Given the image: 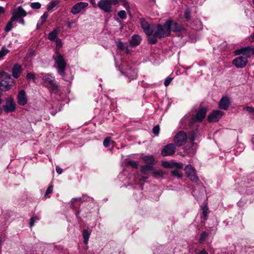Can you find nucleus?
Wrapping results in <instances>:
<instances>
[{"label": "nucleus", "mask_w": 254, "mask_h": 254, "mask_svg": "<svg viewBox=\"0 0 254 254\" xmlns=\"http://www.w3.org/2000/svg\"><path fill=\"white\" fill-rule=\"evenodd\" d=\"M33 9H39L41 7V4L38 2H32L30 5Z\"/></svg>", "instance_id": "a18cd8bd"}, {"label": "nucleus", "mask_w": 254, "mask_h": 254, "mask_svg": "<svg viewBox=\"0 0 254 254\" xmlns=\"http://www.w3.org/2000/svg\"><path fill=\"white\" fill-rule=\"evenodd\" d=\"M35 217H31L30 219V222H29L30 227H33L35 224Z\"/></svg>", "instance_id": "4d7b16f0"}, {"label": "nucleus", "mask_w": 254, "mask_h": 254, "mask_svg": "<svg viewBox=\"0 0 254 254\" xmlns=\"http://www.w3.org/2000/svg\"><path fill=\"white\" fill-rule=\"evenodd\" d=\"M0 89L5 91L9 90L13 84V79L11 75L8 73L2 71L0 73Z\"/></svg>", "instance_id": "f03ea898"}, {"label": "nucleus", "mask_w": 254, "mask_h": 254, "mask_svg": "<svg viewBox=\"0 0 254 254\" xmlns=\"http://www.w3.org/2000/svg\"><path fill=\"white\" fill-rule=\"evenodd\" d=\"M188 136L186 132L184 131L178 132L174 136V141L178 147L182 146L187 140Z\"/></svg>", "instance_id": "423d86ee"}, {"label": "nucleus", "mask_w": 254, "mask_h": 254, "mask_svg": "<svg viewBox=\"0 0 254 254\" xmlns=\"http://www.w3.org/2000/svg\"><path fill=\"white\" fill-rule=\"evenodd\" d=\"M53 186H52V185L50 186L46 190V193L45 194V196H46L48 194L52 193L53 192Z\"/></svg>", "instance_id": "603ef678"}, {"label": "nucleus", "mask_w": 254, "mask_h": 254, "mask_svg": "<svg viewBox=\"0 0 254 254\" xmlns=\"http://www.w3.org/2000/svg\"><path fill=\"white\" fill-rule=\"evenodd\" d=\"M141 40L140 36L138 35H134L131 37L130 40V45L132 47H136L140 44Z\"/></svg>", "instance_id": "aec40b11"}, {"label": "nucleus", "mask_w": 254, "mask_h": 254, "mask_svg": "<svg viewBox=\"0 0 254 254\" xmlns=\"http://www.w3.org/2000/svg\"><path fill=\"white\" fill-rule=\"evenodd\" d=\"M118 15L121 19H125L127 18L126 12L124 10L119 11Z\"/></svg>", "instance_id": "ea45409f"}, {"label": "nucleus", "mask_w": 254, "mask_h": 254, "mask_svg": "<svg viewBox=\"0 0 254 254\" xmlns=\"http://www.w3.org/2000/svg\"><path fill=\"white\" fill-rule=\"evenodd\" d=\"M184 16L187 21H189L190 19V9L187 8L184 13Z\"/></svg>", "instance_id": "a19ab883"}, {"label": "nucleus", "mask_w": 254, "mask_h": 254, "mask_svg": "<svg viewBox=\"0 0 254 254\" xmlns=\"http://www.w3.org/2000/svg\"><path fill=\"white\" fill-rule=\"evenodd\" d=\"M230 105V100L228 97H222L219 102V107L224 110H227Z\"/></svg>", "instance_id": "2eb2a0df"}, {"label": "nucleus", "mask_w": 254, "mask_h": 254, "mask_svg": "<svg viewBox=\"0 0 254 254\" xmlns=\"http://www.w3.org/2000/svg\"><path fill=\"white\" fill-rule=\"evenodd\" d=\"M120 1L122 4L124 6V7L127 9L129 8V5L127 1L126 0H119V1Z\"/></svg>", "instance_id": "8fccbe9b"}, {"label": "nucleus", "mask_w": 254, "mask_h": 254, "mask_svg": "<svg viewBox=\"0 0 254 254\" xmlns=\"http://www.w3.org/2000/svg\"><path fill=\"white\" fill-rule=\"evenodd\" d=\"M164 173L161 170H155L152 173V176L155 179L163 178Z\"/></svg>", "instance_id": "a878e982"}, {"label": "nucleus", "mask_w": 254, "mask_h": 254, "mask_svg": "<svg viewBox=\"0 0 254 254\" xmlns=\"http://www.w3.org/2000/svg\"><path fill=\"white\" fill-rule=\"evenodd\" d=\"M153 168V167L152 165H145L141 167L140 171L142 174H146L148 172L152 170Z\"/></svg>", "instance_id": "cd10ccee"}, {"label": "nucleus", "mask_w": 254, "mask_h": 254, "mask_svg": "<svg viewBox=\"0 0 254 254\" xmlns=\"http://www.w3.org/2000/svg\"><path fill=\"white\" fill-rule=\"evenodd\" d=\"M26 78L28 80H31V79L34 80L35 79V75H34V74H33L31 72H28L27 74Z\"/></svg>", "instance_id": "09e8293b"}, {"label": "nucleus", "mask_w": 254, "mask_h": 254, "mask_svg": "<svg viewBox=\"0 0 254 254\" xmlns=\"http://www.w3.org/2000/svg\"><path fill=\"white\" fill-rule=\"evenodd\" d=\"M185 152L187 154H190V153H192V154H193L194 153V151L193 150H190V146L188 147V146H186L185 148Z\"/></svg>", "instance_id": "13d9d810"}, {"label": "nucleus", "mask_w": 254, "mask_h": 254, "mask_svg": "<svg viewBox=\"0 0 254 254\" xmlns=\"http://www.w3.org/2000/svg\"><path fill=\"white\" fill-rule=\"evenodd\" d=\"M207 112L206 108L202 107L198 110L195 116L192 115L189 124L191 126L194 123L201 122L205 117Z\"/></svg>", "instance_id": "39448f33"}, {"label": "nucleus", "mask_w": 254, "mask_h": 254, "mask_svg": "<svg viewBox=\"0 0 254 254\" xmlns=\"http://www.w3.org/2000/svg\"><path fill=\"white\" fill-rule=\"evenodd\" d=\"M127 165L131 166L133 168H137L138 167V164L135 161H128L127 162Z\"/></svg>", "instance_id": "4c0bfd02"}, {"label": "nucleus", "mask_w": 254, "mask_h": 254, "mask_svg": "<svg viewBox=\"0 0 254 254\" xmlns=\"http://www.w3.org/2000/svg\"><path fill=\"white\" fill-rule=\"evenodd\" d=\"M56 63L57 64V67L58 68V73L62 76H64V71H65L66 63L62 56V55L58 54L57 56H54Z\"/></svg>", "instance_id": "20e7f679"}, {"label": "nucleus", "mask_w": 254, "mask_h": 254, "mask_svg": "<svg viewBox=\"0 0 254 254\" xmlns=\"http://www.w3.org/2000/svg\"><path fill=\"white\" fill-rule=\"evenodd\" d=\"M124 51H125V52L127 54H129L130 53V51H129V50L127 47V46L125 47V50H124Z\"/></svg>", "instance_id": "680f3d73"}, {"label": "nucleus", "mask_w": 254, "mask_h": 254, "mask_svg": "<svg viewBox=\"0 0 254 254\" xmlns=\"http://www.w3.org/2000/svg\"><path fill=\"white\" fill-rule=\"evenodd\" d=\"M88 3L84 2H79L75 4L72 7L70 12L73 14H77L79 13L82 9L87 7Z\"/></svg>", "instance_id": "9b49d317"}, {"label": "nucleus", "mask_w": 254, "mask_h": 254, "mask_svg": "<svg viewBox=\"0 0 254 254\" xmlns=\"http://www.w3.org/2000/svg\"><path fill=\"white\" fill-rule=\"evenodd\" d=\"M90 0V2L93 4H94L95 3V0Z\"/></svg>", "instance_id": "774afa93"}, {"label": "nucleus", "mask_w": 254, "mask_h": 254, "mask_svg": "<svg viewBox=\"0 0 254 254\" xmlns=\"http://www.w3.org/2000/svg\"><path fill=\"white\" fill-rule=\"evenodd\" d=\"M40 77H42L43 80V84L45 86H46V84H48L50 85L55 82V77L51 74L41 73V75Z\"/></svg>", "instance_id": "4468645a"}, {"label": "nucleus", "mask_w": 254, "mask_h": 254, "mask_svg": "<svg viewBox=\"0 0 254 254\" xmlns=\"http://www.w3.org/2000/svg\"><path fill=\"white\" fill-rule=\"evenodd\" d=\"M26 14L27 13L26 11L23 9L22 6H20L12 14V16H14L15 17V19L16 20L17 19L20 18L21 17L25 16Z\"/></svg>", "instance_id": "dca6fc26"}, {"label": "nucleus", "mask_w": 254, "mask_h": 254, "mask_svg": "<svg viewBox=\"0 0 254 254\" xmlns=\"http://www.w3.org/2000/svg\"><path fill=\"white\" fill-rule=\"evenodd\" d=\"M207 236H208V234L205 231L202 232L200 236V238H199V242L200 243L203 242L206 240V238H207Z\"/></svg>", "instance_id": "72a5a7b5"}, {"label": "nucleus", "mask_w": 254, "mask_h": 254, "mask_svg": "<svg viewBox=\"0 0 254 254\" xmlns=\"http://www.w3.org/2000/svg\"><path fill=\"white\" fill-rule=\"evenodd\" d=\"M208 213V208L206 206H204L202 208L201 217L203 218L204 220H206Z\"/></svg>", "instance_id": "f704fd0d"}, {"label": "nucleus", "mask_w": 254, "mask_h": 254, "mask_svg": "<svg viewBox=\"0 0 254 254\" xmlns=\"http://www.w3.org/2000/svg\"><path fill=\"white\" fill-rule=\"evenodd\" d=\"M162 165L166 168H172L173 167V163H171L168 161L162 162Z\"/></svg>", "instance_id": "58836bf2"}, {"label": "nucleus", "mask_w": 254, "mask_h": 254, "mask_svg": "<svg viewBox=\"0 0 254 254\" xmlns=\"http://www.w3.org/2000/svg\"><path fill=\"white\" fill-rule=\"evenodd\" d=\"M51 87V91L56 93L58 94L59 92V85L58 84L56 83L55 82L53 83L52 84L50 85Z\"/></svg>", "instance_id": "c85d7f7f"}, {"label": "nucleus", "mask_w": 254, "mask_h": 254, "mask_svg": "<svg viewBox=\"0 0 254 254\" xmlns=\"http://www.w3.org/2000/svg\"><path fill=\"white\" fill-rule=\"evenodd\" d=\"M55 41L56 43V47L57 48H60L61 47H62V42L60 39L58 38Z\"/></svg>", "instance_id": "6e6d98bb"}, {"label": "nucleus", "mask_w": 254, "mask_h": 254, "mask_svg": "<svg viewBox=\"0 0 254 254\" xmlns=\"http://www.w3.org/2000/svg\"><path fill=\"white\" fill-rule=\"evenodd\" d=\"M57 3L55 0H52L48 5L47 9L48 11L51 10L54 8L57 5Z\"/></svg>", "instance_id": "c9c22d12"}, {"label": "nucleus", "mask_w": 254, "mask_h": 254, "mask_svg": "<svg viewBox=\"0 0 254 254\" xmlns=\"http://www.w3.org/2000/svg\"><path fill=\"white\" fill-rule=\"evenodd\" d=\"M235 55L242 54L245 57L240 56L235 58L232 62L233 64L237 68H243L248 63V58H250L253 55H254V48L251 47H246L241 49L236 50L234 52Z\"/></svg>", "instance_id": "f257e3e1"}, {"label": "nucleus", "mask_w": 254, "mask_h": 254, "mask_svg": "<svg viewBox=\"0 0 254 254\" xmlns=\"http://www.w3.org/2000/svg\"><path fill=\"white\" fill-rule=\"evenodd\" d=\"M184 170L187 177L189 178L191 181L196 182L198 180L195 169L191 165H187L185 167Z\"/></svg>", "instance_id": "0eeeda50"}, {"label": "nucleus", "mask_w": 254, "mask_h": 254, "mask_svg": "<svg viewBox=\"0 0 254 254\" xmlns=\"http://www.w3.org/2000/svg\"><path fill=\"white\" fill-rule=\"evenodd\" d=\"M155 36H156L159 39L162 38L165 35L166 36V32L164 31V28L162 25L158 24L156 26V29L154 32Z\"/></svg>", "instance_id": "f3484780"}, {"label": "nucleus", "mask_w": 254, "mask_h": 254, "mask_svg": "<svg viewBox=\"0 0 254 254\" xmlns=\"http://www.w3.org/2000/svg\"><path fill=\"white\" fill-rule=\"evenodd\" d=\"M143 160L149 165L153 166L154 164V159L152 156H145L143 157Z\"/></svg>", "instance_id": "bb28decb"}, {"label": "nucleus", "mask_w": 254, "mask_h": 254, "mask_svg": "<svg viewBox=\"0 0 254 254\" xmlns=\"http://www.w3.org/2000/svg\"><path fill=\"white\" fill-rule=\"evenodd\" d=\"M16 103L11 97H8L5 104L3 106V110L6 113H12L15 111Z\"/></svg>", "instance_id": "6e6552de"}, {"label": "nucleus", "mask_w": 254, "mask_h": 254, "mask_svg": "<svg viewBox=\"0 0 254 254\" xmlns=\"http://www.w3.org/2000/svg\"><path fill=\"white\" fill-rule=\"evenodd\" d=\"M67 26H68V27L69 28H71V22H68L67 23Z\"/></svg>", "instance_id": "338daca9"}, {"label": "nucleus", "mask_w": 254, "mask_h": 254, "mask_svg": "<svg viewBox=\"0 0 254 254\" xmlns=\"http://www.w3.org/2000/svg\"><path fill=\"white\" fill-rule=\"evenodd\" d=\"M224 112L222 111L216 110H213L207 117L209 122L214 123L218 122L223 116Z\"/></svg>", "instance_id": "1a4fd4ad"}, {"label": "nucleus", "mask_w": 254, "mask_h": 254, "mask_svg": "<svg viewBox=\"0 0 254 254\" xmlns=\"http://www.w3.org/2000/svg\"><path fill=\"white\" fill-rule=\"evenodd\" d=\"M15 17L14 16H11L9 21L7 23L5 28V31L6 32H9L13 28V22L15 21Z\"/></svg>", "instance_id": "b1692460"}, {"label": "nucleus", "mask_w": 254, "mask_h": 254, "mask_svg": "<svg viewBox=\"0 0 254 254\" xmlns=\"http://www.w3.org/2000/svg\"><path fill=\"white\" fill-rule=\"evenodd\" d=\"M172 29L173 32H180L183 31L184 28L180 22H172Z\"/></svg>", "instance_id": "5701e85b"}, {"label": "nucleus", "mask_w": 254, "mask_h": 254, "mask_svg": "<svg viewBox=\"0 0 254 254\" xmlns=\"http://www.w3.org/2000/svg\"><path fill=\"white\" fill-rule=\"evenodd\" d=\"M17 103L21 106H24L27 103V98L26 92L24 90H20L17 96Z\"/></svg>", "instance_id": "ddd939ff"}, {"label": "nucleus", "mask_w": 254, "mask_h": 254, "mask_svg": "<svg viewBox=\"0 0 254 254\" xmlns=\"http://www.w3.org/2000/svg\"><path fill=\"white\" fill-rule=\"evenodd\" d=\"M127 46L123 42L120 41L117 43V47L121 50H125V47Z\"/></svg>", "instance_id": "49530a36"}, {"label": "nucleus", "mask_w": 254, "mask_h": 254, "mask_svg": "<svg viewBox=\"0 0 254 254\" xmlns=\"http://www.w3.org/2000/svg\"><path fill=\"white\" fill-rule=\"evenodd\" d=\"M176 149V145L174 143H169L165 145L161 150V155L163 156H172Z\"/></svg>", "instance_id": "9d476101"}, {"label": "nucleus", "mask_w": 254, "mask_h": 254, "mask_svg": "<svg viewBox=\"0 0 254 254\" xmlns=\"http://www.w3.org/2000/svg\"><path fill=\"white\" fill-rule=\"evenodd\" d=\"M170 173L173 176L176 177L177 178H181L183 176V174L180 173V171L177 169L171 171Z\"/></svg>", "instance_id": "7c9ffc66"}, {"label": "nucleus", "mask_w": 254, "mask_h": 254, "mask_svg": "<svg viewBox=\"0 0 254 254\" xmlns=\"http://www.w3.org/2000/svg\"><path fill=\"white\" fill-rule=\"evenodd\" d=\"M60 31V29L59 28L54 29L52 32L49 33L48 35V39L51 41H55L57 39H58L57 35Z\"/></svg>", "instance_id": "4be33fe9"}, {"label": "nucleus", "mask_w": 254, "mask_h": 254, "mask_svg": "<svg viewBox=\"0 0 254 254\" xmlns=\"http://www.w3.org/2000/svg\"><path fill=\"white\" fill-rule=\"evenodd\" d=\"M250 40L251 42H254V33L251 35L250 37Z\"/></svg>", "instance_id": "e2e57ef3"}, {"label": "nucleus", "mask_w": 254, "mask_h": 254, "mask_svg": "<svg viewBox=\"0 0 254 254\" xmlns=\"http://www.w3.org/2000/svg\"><path fill=\"white\" fill-rule=\"evenodd\" d=\"M198 254H208L206 252V251L205 250H202L200 252H199Z\"/></svg>", "instance_id": "0e129e2a"}, {"label": "nucleus", "mask_w": 254, "mask_h": 254, "mask_svg": "<svg viewBox=\"0 0 254 254\" xmlns=\"http://www.w3.org/2000/svg\"><path fill=\"white\" fill-rule=\"evenodd\" d=\"M56 171L57 173L59 174H61L63 172V170L60 167L57 166L56 168Z\"/></svg>", "instance_id": "bf43d9fd"}, {"label": "nucleus", "mask_w": 254, "mask_h": 254, "mask_svg": "<svg viewBox=\"0 0 254 254\" xmlns=\"http://www.w3.org/2000/svg\"><path fill=\"white\" fill-rule=\"evenodd\" d=\"M147 40L150 44H155L157 42V36H155V34L151 36H148Z\"/></svg>", "instance_id": "c756f323"}, {"label": "nucleus", "mask_w": 254, "mask_h": 254, "mask_svg": "<svg viewBox=\"0 0 254 254\" xmlns=\"http://www.w3.org/2000/svg\"><path fill=\"white\" fill-rule=\"evenodd\" d=\"M197 134V130H193L190 132V141L191 142L192 146H193L194 144V143L193 142V141L195 140V138Z\"/></svg>", "instance_id": "2f4dec72"}, {"label": "nucleus", "mask_w": 254, "mask_h": 254, "mask_svg": "<svg viewBox=\"0 0 254 254\" xmlns=\"http://www.w3.org/2000/svg\"><path fill=\"white\" fill-rule=\"evenodd\" d=\"M82 235L84 239L83 242L85 245H86L88 242L89 238L90 236V232H89L87 230L84 229Z\"/></svg>", "instance_id": "393cba45"}, {"label": "nucleus", "mask_w": 254, "mask_h": 254, "mask_svg": "<svg viewBox=\"0 0 254 254\" xmlns=\"http://www.w3.org/2000/svg\"><path fill=\"white\" fill-rule=\"evenodd\" d=\"M243 111H247L251 115L254 116V108L246 106L243 108Z\"/></svg>", "instance_id": "e433bc0d"}, {"label": "nucleus", "mask_w": 254, "mask_h": 254, "mask_svg": "<svg viewBox=\"0 0 254 254\" xmlns=\"http://www.w3.org/2000/svg\"><path fill=\"white\" fill-rule=\"evenodd\" d=\"M48 16V13L47 12H45L43 14V15L41 17V24H43L45 22Z\"/></svg>", "instance_id": "de8ad7c7"}, {"label": "nucleus", "mask_w": 254, "mask_h": 254, "mask_svg": "<svg viewBox=\"0 0 254 254\" xmlns=\"http://www.w3.org/2000/svg\"><path fill=\"white\" fill-rule=\"evenodd\" d=\"M125 75L128 78V82H130L132 79H136L137 76L136 70L130 68L126 73Z\"/></svg>", "instance_id": "412c9836"}, {"label": "nucleus", "mask_w": 254, "mask_h": 254, "mask_svg": "<svg viewBox=\"0 0 254 254\" xmlns=\"http://www.w3.org/2000/svg\"><path fill=\"white\" fill-rule=\"evenodd\" d=\"M62 77L65 81L69 82H70L73 79V76L71 73L68 74L67 73H65V71H64V76Z\"/></svg>", "instance_id": "473e14b6"}, {"label": "nucleus", "mask_w": 254, "mask_h": 254, "mask_svg": "<svg viewBox=\"0 0 254 254\" xmlns=\"http://www.w3.org/2000/svg\"><path fill=\"white\" fill-rule=\"evenodd\" d=\"M147 179H148V177H145V176H142L139 178V180L140 181H144Z\"/></svg>", "instance_id": "052dcab7"}, {"label": "nucleus", "mask_w": 254, "mask_h": 254, "mask_svg": "<svg viewBox=\"0 0 254 254\" xmlns=\"http://www.w3.org/2000/svg\"><path fill=\"white\" fill-rule=\"evenodd\" d=\"M173 167H176L177 169H182L183 167V164L181 163L173 162Z\"/></svg>", "instance_id": "864d4df0"}, {"label": "nucleus", "mask_w": 254, "mask_h": 254, "mask_svg": "<svg viewBox=\"0 0 254 254\" xmlns=\"http://www.w3.org/2000/svg\"><path fill=\"white\" fill-rule=\"evenodd\" d=\"M8 50L3 47L0 51V59L5 56L8 52Z\"/></svg>", "instance_id": "c03bdc74"}, {"label": "nucleus", "mask_w": 254, "mask_h": 254, "mask_svg": "<svg viewBox=\"0 0 254 254\" xmlns=\"http://www.w3.org/2000/svg\"><path fill=\"white\" fill-rule=\"evenodd\" d=\"M160 131V127L159 125H156L153 128L152 132L155 136H158Z\"/></svg>", "instance_id": "79ce46f5"}, {"label": "nucleus", "mask_w": 254, "mask_h": 254, "mask_svg": "<svg viewBox=\"0 0 254 254\" xmlns=\"http://www.w3.org/2000/svg\"><path fill=\"white\" fill-rule=\"evenodd\" d=\"M19 23L22 24V25H24L25 22H24V20L23 19H21L19 20Z\"/></svg>", "instance_id": "69168bd1"}, {"label": "nucleus", "mask_w": 254, "mask_h": 254, "mask_svg": "<svg viewBox=\"0 0 254 254\" xmlns=\"http://www.w3.org/2000/svg\"><path fill=\"white\" fill-rule=\"evenodd\" d=\"M110 144V140L109 138H106L103 141V145L105 147H107L109 146Z\"/></svg>", "instance_id": "5fc2aeb1"}, {"label": "nucleus", "mask_w": 254, "mask_h": 254, "mask_svg": "<svg viewBox=\"0 0 254 254\" xmlns=\"http://www.w3.org/2000/svg\"><path fill=\"white\" fill-rule=\"evenodd\" d=\"M140 21L141 28L143 30L144 32L147 36H151L153 34V30L151 28L150 24L144 18H141Z\"/></svg>", "instance_id": "f8f14e48"}, {"label": "nucleus", "mask_w": 254, "mask_h": 254, "mask_svg": "<svg viewBox=\"0 0 254 254\" xmlns=\"http://www.w3.org/2000/svg\"><path fill=\"white\" fill-rule=\"evenodd\" d=\"M172 25V20H168L164 23L162 26L164 28V31L166 32V36H169L171 34V29Z\"/></svg>", "instance_id": "6ab92c4d"}, {"label": "nucleus", "mask_w": 254, "mask_h": 254, "mask_svg": "<svg viewBox=\"0 0 254 254\" xmlns=\"http://www.w3.org/2000/svg\"><path fill=\"white\" fill-rule=\"evenodd\" d=\"M82 199V197H75L71 199L70 201V207L72 209H74L75 208L74 206L73 205V203L75 202V201H80Z\"/></svg>", "instance_id": "37998d69"}, {"label": "nucleus", "mask_w": 254, "mask_h": 254, "mask_svg": "<svg viewBox=\"0 0 254 254\" xmlns=\"http://www.w3.org/2000/svg\"><path fill=\"white\" fill-rule=\"evenodd\" d=\"M172 80H173V78H172V77H167L165 79V81H164V85L165 86H168L170 84V83Z\"/></svg>", "instance_id": "3c124183"}, {"label": "nucleus", "mask_w": 254, "mask_h": 254, "mask_svg": "<svg viewBox=\"0 0 254 254\" xmlns=\"http://www.w3.org/2000/svg\"><path fill=\"white\" fill-rule=\"evenodd\" d=\"M21 72V65L18 64L14 65L12 68V75L15 78H18L20 75Z\"/></svg>", "instance_id": "a211bd4d"}, {"label": "nucleus", "mask_w": 254, "mask_h": 254, "mask_svg": "<svg viewBox=\"0 0 254 254\" xmlns=\"http://www.w3.org/2000/svg\"><path fill=\"white\" fill-rule=\"evenodd\" d=\"M119 0H100L97 3V6L105 12L110 13L112 11V5H117Z\"/></svg>", "instance_id": "7ed1b4c3"}]
</instances>
